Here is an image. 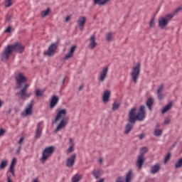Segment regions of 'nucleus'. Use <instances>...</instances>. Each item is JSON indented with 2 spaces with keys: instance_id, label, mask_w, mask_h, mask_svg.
<instances>
[{
  "instance_id": "2",
  "label": "nucleus",
  "mask_w": 182,
  "mask_h": 182,
  "mask_svg": "<svg viewBox=\"0 0 182 182\" xmlns=\"http://www.w3.org/2000/svg\"><path fill=\"white\" fill-rule=\"evenodd\" d=\"M15 80L17 89H21L20 92L16 93V95L19 97V99L23 100L25 97H31L32 94L26 93L29 87V84L26 83V82H28V78L25 77V75L22 73H18L15 76Z\"/></svg>"
},
{
  "instance_id": "46",
  "label": "nucleus",
  "mask_w": 182,
  "mask_h": 182,
  "mask_svg": "<svg viewBox=\"0 0 182 182\" xmlns=\"http://www.w3.org/2000/svg\"><path fill=\"white\" fill-rule=\"evenodd\" d=\"M23 140H24V138H23V137H21V138L20 139V140H19V141H18V144H20V146H21V144H22V143H23Z\"/></svg>"
},
{
  "instance_id": "13",
  "label": "nucleus",
  "mask_w": 182,
  "mask_h": 182,
  "mask_svg": "<svg viewBox=\"0 0 182 182\" xmlns=\"http://www.w3.org/2000/svg\"><path fill=\"white\" fill-rule=\"evenodd\" d=\"M43 123V122H41L37 124L35 139H41V136H42V132L43 130V127H42Z\"/></svg>"
},
{
  "instance_id": "15",
  "label": "nucleus",
  "mask_w": 182,
  "mask_h": 182,
  "mask_svg": "<svg viewBox=\"0 0 182 182\" xmlns=\"http://www.w3.org/2000/svg\"><path fill=\"white\" fill-rule=\"evenodd\" d=\"M77 23L80 28V30L83 31L85 28V25L86 23V17L85 16H80L78 20L77 21Z\"/></svg>"
},
{
  "instance_id": "53",
  "label": "nucleus",
  "mask_w": 182,
  "mask_h": 182,
  "mask_svg": "<svg viewBox=\"0 0 182 182\" xmlns=\"http://www.w3.org/2000/svg\"><path fill=\"white\" fill-rule=\"evenodd\" d=\"M83 85H80V87H79V90H82L83 89Z\"/></svg>"
},
{
  "instance_id": "28",
  "label": "nucleus",
  "mask_w": 182,
  "mask_h": 182,
  "mask_svg": "<svg viewBox=\"0 0 182 182\" xmlns=\"http://www.w3.org/2000/svg\"><path fill=\"white\" fill-rule=\"evenodd\" d=\"M154 134L156 137H160V136L163 134V129H155Z\"/></svg>"
},
{
  "instance_id": "12",
  "label": "nucleus",
  "mask_w": 182,
  "mask_h": 182,
  "mask_svg": "<svg viewBox=\"0 0 182 182\" xmlns=\"http://www.w3.org/2000/svg\"><path fill=\"white\" fill-rule=\"evenodd\" d=\"M97 46V43L96 42V35L93 34L90 38V44L88 45V49L93 50Z\"/></svg>"
},
{
  "instance_id": "30",
  "label": "nucleus",
  "mask_w": 182,
  "mask_h": 182,
  "mask_svg": "<svg viewBox=\"0 0 182 182\" xmlns=\"http://www.w3.org/2000/svg\"><path fill=\"white\" fill-rule=\"evenodd\" d=\"M92 174H93L95 178L97 179V178H99V177H100V171H99V170H94L92 171Z\"/></svg>"
},
{
  "instance_id": "14",
  "label": "nucleus",
  "mask_w": 182,
  "mask_h": 182,
  "mask_svg": "<svg viewBox=\"0 0 182 182\" xmlns=\"http://www.w3.org/2000/svg\"><path fill=\"white\" fill-rule=\"evenodd\" d=\"M76 160V154H73L67 159L66 166L71 168L75 166V161Z\"/></svg>"
},
{
  "instance_id": "39",
  "label": "nucleus",
  "mask_w": 182,
  "mask_h": 182,
  "mask_svg": "<svg viewBox=\"0 0 182 182\" xmlns=\"http://www.w3.org/2000/svg\"><path fill=\"white\" fill-rule=\"evenodd\" d=\"M115 182H124V178L122 176H119L115 179Z\"/></svg>"
},
{
  "instance_id": "51",
  "label": "nucleus",
  "mask_w": 182,
  "mask_h": 182,
  "mask_svg": "<svg viewBox=\"0 0 182 182\" xmlns=\"http://www.w3.org/2000/svg\"><path fill=\"white\" fill-rule=\"evenodd\" d=\"M99 163L100 164H103V158H100Z\"/></svg>"
},
{
  "instance_id": "36",
  "label": "nucleus",
  "mask_w": 182,
  "mask_h": 182,
  "mask_svg": "<svg viewBox=\"0 0 182 182\" xmlns=\"http://www.w3.org/2000/svg\"><path fill=\"white\" fill-rule=\"evenodd\" d=\"M182 11V7L180 6L178 8H177L173 13L169 14V15H173V17L176 16V15H177L178 12H181Z\"/></svg>"
},
{
  "instance_id": "7",
  "label": "nucleus",
  "mask_w": 182,
  "mask_h": 182,
  "mask_svg": "<svg viewBox=\"0 0 182 182\" xmlns=\"http://www.w3.org/2000/svg\"><path fill=\"white\" fill-rule=\"evenodd\" d=\"M141 70V65L140 63H136V65L132 68L131 77L134 83H137L140 72Z\"/></svg>"
},
{
  "instance_id": "11",
  "label": "nucleus",
  "mask_w": 182,
  "mask_h": 182,
  "mask_svg": "<svg viewBox=\"0 0 182 182\" xmlns=\"http://www.w3.org/2000/svg\"><path fill=\"white\" fill-rule=\"evenodd\" d=\"M32 107H33V101H31L28 105V107L21 113L23 117H26V116H31L32 114Z\"/></svg>"
},
{
  "instance_id": "10",
  "label": "nucleus",
  "mask_w": 182,
  "mask_h": 182,
  "mask_svg": "<svg viewBox=\"0 0 182 182\" xmlns=\"http://www.w3.org/2000/svg\"><path fill=\"white\" fill-rule=\"evenodd\" d=\"M108 73H109V67L106 66L102 68V70L100 72V76L98 77L99 82H105L106 77H107Z\"/></svg>"
},
{
  "instance_id": "18",
  "label": "nucleus",
  "mask_w": 182,
  "mask_h": 182,
  "mask_svg": "<svg viewBox=\"0 0 182 182\" xmlns=\"http://www.w3.org/2000/svg\"><path fill=\"white\" fill-rule=\"evenodd\" d=\"M161 168V165L159 163H156L155 165L151 167L150 173L151 174H157L160 169Z\"/></svg>"
},
{
  "instance_id": "48",
  "label": "nucleus",
  "mask_w": 182,
  "mask_h": 182,
  "mask_svg": "<svg viewBox=\"0 0 182 182\" xmlns=\"http://www.w3.org/2000/svg\"><path fill=\"white\" fill-rule=\"evenodd\" d=\"M144 134H141L140 135H139V139H140V140H143V139H144Z\"/></svg>"
},
{
  "instance_id": "54",
  "label": "nucleus",
  "mask_w": 182,
  "mask_h": 182,
  "mask_svg": "<svg viewBox=\"0 0 182 182\" xmlns=\"http://www.w3.org/2000/svg\"><path fill=\"white\" fill-rule=\"evenodd\" d=\"M12 112V109H9V111L7 112V114H11V112Z\"/></svg>"
},
{
  "instance_id": "57",
  "label": "nucleus",
  "mask_w": 182,
  "mask_h": 182,
  "mask_svg": "<svg viewBox=\"0 0 182 182\" xmlns=\"http://www.w3.org/2000/svg\"><path fill=\"white\" fill-rule=\"evenodd\" d=\"M0 107H2V101H0Z\"/></svg>"
},
{
  "instance_id": "1",
  "label": "nucleus",
  "mask_w": 182,
  "mask_h": 182,
  "mask_svg": "<svg viewBox=\"0 0 182 182\" xmlns=\"http://www.w3.org/2000/svg\"><path fill=\"white\" fill-rule=\"evenodd\" d=\"M145 109L146 107L144 105H141L137 114H136V112L137 110L136 107L132 108L129 111L128 119L129 123L125 126L124 134H129V133L132 132V129H133L136 120H139V122H143V120H144V118L146 117Z\"/></svg>"
},
{
  "instance_id": "49",
  "label": "nucleus",
  "mask_w": 182,
  "mask_h": 182,
  "mask_svg": "<svg viewBox=\"0 0 182 182\" xmlns=\"http://www.w3.org/2000/svg\"><path fill=\"white\" fill-rule=\"evenodd\" d=\"M69 21H70V16H68L65 18V22H69Z\"/></svg>"
},
{
  "instance_id": "22",
  "label": "nucleus",
  "mask_w": 182,
  "mask_h": 182,
  "mask_svg": "<svg viewBox=\"0 0 182 182\" xmlns=\"http://www.w3.org/2000/svg\"><path fill=\"white\" fill-rule=\"evenodd\" d=\"M173 107V102H169L168 105H166L164 109L162 110V114H164V113H167L168 110H170Z\"/></svg>"
},
{
  "instance_id": "38",
  "label": "nucleus",
  "mask_w": 182,
  "mask_h": 182,
  "mask_svg": "<svg viewBox=\"0 0 182 182\" xmlns=\"http://www.w3.org/2000/svg\"><path fill=\"white\" fill-rule=\"evenodd\" d=\"M164 90V85L161 84L158 90H157V93H162L163 90Z\"/></svg>"
},
{
  "instance_id": "8",
  "label": "nucleus",
  "mask_w": 182,
  "mask_h": 182,
  "mask_svg": "<svg viewBox=\"0 0 182 182\" xmlns=\"http://www.w3.org/2000/svg\"><path fill=\"white\" fill-rule=\"evenodd\" d=\"M55 152V146H48L46 148L42 154V157L41 158V161L45 163L52 154Z\"/></svg>"
},
{
  "instance_id": "43",
  "label": "nucleus",
  "mask_w": 182,
  "mask_h": 182,
  "mask_svg": "<svg viewBox=\"0 0 182 182\" xmlns=\"http://www.w3.org/2000/svg\"><path fill=\"white\" fill-rule=\"evenodd\" d=\"M11 29H12V27L9 26V27L5 30L6 33H11Z\"/></svg>"
},
{
  "instance_id": "3",
  "label": "nucleus",
  "mask_w": 182,
  "mask_h": 182,
  "mask_svg": "<svg viewBox=\"0 0 182 182\" xmlns=\"http://www.w3.org/2000/svg\"><path fill=\"white\" fill-rule=\"evenodd\" d=\"M57 114L54 119V123H58L60 122L59 124L57 126L55 133H58V132H60L63 129H65L67 124L69 123V117L68 114V109H57Z\"/></svg>"
},
{
  "instance_id": "5",
  "label": "nucleus",
  "mask_w": 182,
  "mask_h": 182,
  "mask_svg": "<svg viewBox=\"0 0 182 182\" xmlns=\"http://www.w3.org/2000/svg\"><path fill=\"white\" fill-rule=\"evenodd\" d=\"M147 151H149V149H147V147H143L141 149V154L138 156L135 164L138 170H141V168H143V165L144 164V161H146L144 154H146Z\"/></svg>"
},
{
  "instance_id": "23",
  "label": "nucleus",
  "mask_w": 182,
  "mask_h": 182,
  "mask_svg": "<svg viewBox=\"0 0 182 182\" xmlns=\"http://www.w3.org/2000/svg\"><path fill=\"white\" fill-rule=\"evenodd\" d=\"M6 166H8V160L3 159L0 163V170H5L6 168Z\"/></svg>"
},
{
  "instance_id": "42",
  "label": "nucleus",
  "mask_w": 182,
  "mask_h": 182,
  "mask_svg": "<svg viewBox=\"0 0 182 182\" xmlns=\"http://www.w3.org/2000/svg\"><path fill=\"white\" fill-rule=\"evenodd\" d=\"M12 18H14V16H12V15L7 16H6V21H8V22H11Z\"/></svg>"
},
{
  "instance_id": "45",
  "label": "nucleus",
  "mask_w": 182,
  "mask_h": 182,
  "mask_svg": "<svg viewBox=\"0 0 182 182\" xmlns=\"http://www.w3.org/2000/svg\"><path fill=\"white\" fill-rule=\"evenodd\" d=\"M170 122H171L170 119L166 118L164 121V124H170Z\"/></svg>"
},
{
  "instance_id": "29",
  "label": "nucleus",
  "mask_w": 182,
  "mask_h": 182,
  "mask_svg": "<svg viewBox=\"0 0 182 182\" xmlns=\"http://www.w3.org/2000/svg\"><path fill=\"white\" fill-rule=\"evenodd\" d=\"M114 35V34L113 33H111V32H109L107 34V42H112V41H113Z\"/></svg>"
},
{
  "instance_id": "20",
  "label": "nucleus",
  "mask_w": 182,
  "mask_h": 182,
  "mask_svg": "<svg viewBox=\"0 0 182 182\" xmlns=\"http://www.w3.org/2000/svg\"><path fill=\"white\" fill-rule=\"evenodd\" d=\"M75 50H76V46H73L70 48L69 53L65 55L64 60H68V59L73 58V53H75Z\"/></svg>"
},
{
  "instance_id": "34",
  "label": "nucleus",
  "mask_w": 182,
  "mask_h": 182,
  "mask_svg": "<svg viewBox=\"0 0 182 182\" xmlns=\"http://www.w3.org/2000/svg\"><path fill=\"white\" fill-rule=\"evenodd\" d=\"M4 6L6 8H9V6H12V0H5Z\"/></svg>"
},
{
  "instance_id": "27",
  "label": "nucleus",
  "mask_w": 182,
  "mask_h": 182,
  "mask_svg": "<svg viewBox=\"0 0 182 182\" xmlns=\"http://www.w3.org/2000/svg\"><path fill=\"white\" fill-rule=\"evenodd\" d=\"M119 107H120V103L114 102L112 105V111L116 112V110H119Z\"/></svg>"
},
{
  "instance_id": "6",
  "label": "nucleus",
  "mask_w": 182,
  "mask_h": 182,
  "mask_svg": "<svg viewBox=\"0 0 182 182\" xmlns=\"http://www.w3.org/2000/svg\"><path fill=\"white\" fill-rule=\"evenodd\" d=\"M173 14H166L163 17L159 18V26L161 29H166V27L168 25V22L173 19Z\"/></svg>"
},
{
  "instance_id": "50",
  "label": "nucleus",
  "mask_w": 182,
  "mask_h": 182,
  "mask_svg": "<svg viewBox=\"0 0 182 182\" xmlns=\"http://www.w3.org/2000/svg\"><path fill=\"white\" fill-rule=\"evenodd\" d=\"M21 149H22V146L20 145V146H18V150H17V154H18V153H21Z\"/></svg>"
},
{
  "instance_id": "19",
  "label": "nucleus",
  "mask_w": 182,
  "mask_h": 182,
  "mask_svg": "<svg viewBox=\"0 0 182 182\" xmlns=\"http://www.w3.org/2000/svg\"><path fill=\"white\" fill-rule=\"evenodd\" d=\"M17 161L16 158H14L9 167V171L11 173L13 177H15V166H16Z\"/></svg>"
},
{
  "instance_id": "41",
  "label": "nucleus",
  "mask_w": 182,
  "mask_h": 182,
  "mask_svg": "<svg viewBox=\"0 0 182 182\" xmlns=\"http://www.w3.org/2000/svg\"><path fill=\"white\" fill-rule=\"evenodd\" d=\"M74 147L75 146L70 145V146L68 149V153H72L73 151H74L75 150Z\"/></svg>"
},
{
  "instance_id": "4",
  "label": "nucleus",
  "mask_w": 182,
  "mask_h": 182,
  "mask_svg": "<svg viewBox=\"0 0 182 182\" xmlns=\"http://www.w3.org/2000/svg\"><path fill=\"white\" fill-rule=\"evenodd\" d=\"M25 50V46L21 43H15L13 45H8L4 52L1 54V60L6 62L9 59V56L12 55L13 52H17V53H23Z\"/></svg>"
},
{
  "instance_id": "31",
  "label": "nucleus",
  "mask_w": 182,
  "mask_h": 182,
  "mask_svg": "<svg viewBox=\"0 0 182 182\" xmlns=\"http://www.w3.org/2000/svg\"><path fill=\"white\" fill-rule=\"evenodd\" d=\"M50 13V9H48L47 10L43 11L41 12V16H42L43 18H45V17H46V16H48Z\"/></svg>"
},
{
  "instance_id": "24",
  "label": "nucleus",
  "mask_w": 182,
  "mask_h": 182,
  "mask_svg": "<svg viewBox=\"0 0 182 182\" xmlns=\"http://www.w3.org/2000/svg\"><path fill=\"white\" fill-rule=\"evenodd\" d=\"M81 178H83V175H79V174L76 173L72 178V182H79Z\"/></svg>"
},
{
  "instance_id": "56",
  "label": "nucleus",
  "mask_w": 182,
  "mask_h": 182,
  "mask_svg": "<svg viewBox=\"0 0 182 182\" xmlns=\"http://www.w3.org/2000/svg\"><path fill=\"white\" fill-rule=\"evenodd\" d=\"M33 182H39V181H38V178H36V179L33 180Z\"/></svg>"
},
{
  "instance_id": "37",
  "label": "nucleus",
  "mask_w": 182,
  "mask_h": 182,
  "mask_svg": "<svg viewBox=\"0 0 182 182\" xmlns=\"http://www.w3.org/2000/svg\"><path fill=\"white\" fill-rule=\"evenodd\" d=\"M36 96L42 97L43 96V92L41 91V90H36Z\"/></svg>"
},
{
  "instance_id": "35",
  "label": "nucleus",
  "mask_w": 182,
  "mask_h": 182,
  "mask_svg": "<svg viewBox=\"0 0 182 182\" xmlns=\"http://www.w3.org/2000/svg\"><path fill=\"white\" fill-rule=\"evenodd\" d=\"M182 167V158L179 159L176 164H175V168H180Z\"/></svg>"
},
{
  "instance_id": "58",
  "label": "nucleus",
  "mask_w": 182,
  "mask_h": 182,
  "mask_svg": "<svg viewBox=\"0 0 182 182\" xmlns=\"http://www.w3.org/2000/svg\"><path fill=\"white\" fill-rule=\"evenodd\" d=\"M63 83H65V78L63 80Z\"/></svg>"
},
{
  "instance_id": "25",
  "label": "nucleus",
  "mask_w": 182,
  "mask_h": 182,
  "mask_svg": "<svg viewBox=\"0 0 182 182\" xmlns=\"http://www.w3.org/2000/svg\"><path fill=\"white\" fill-rule=\"evenodd\" d=\"M132 178H133V171L132 170L129 171L126 175V182L132 181Z\"/></svg>"
},
{
  "instance_id": "55",
  "label": "nucleus",
  "mask_w": 182,
  "mask_h": 182,
  "mask_svg": "<svg viewBox=\"0 0 182 182\" xmlns=\"http://www.w3.org/2000/svg\"><path fill=\"white\" fill-rule=\"evenodd\" d=\"M156 127H157V128L160 127V124L157 123L156 125Z\"/></svg>"
},
{
  "instance_id": "33",
  "label": "nucleus",
  "mask_w": 182,
  "mask_h": 182,
  "mask_svg": "<svg viewBox=\"0 0 182 182\" xmlns=\"http://www.w3.org/2000/svg\"><path fill=\"white\" fill-rule=\"evenodd\" d=\"M171 159V153L168 152V154L164 158V164H167V162Z\"/></svg>"
},
{
  "instance_id": "21",
  "label": "nucleus",
  "mask_w": 182,
  "mask_h": 182,
  "mask_svg": "<svg viewBox=\"0 0 182 182\" xmlns=\"http://www.w3.org/2000/svg\"><path fill=\"white\" fill-rule=\"evenodd\" d=\"M112 0H93L95 5H99V6H105V5L109 4Z\"/></svg>"
},
{
  "instance_id": "44",
  "label": "nucleus",
  "mask_w": 182,
  "mask_h": 182,
  "mask_svg": "<svg viewBox=\"0 0 182 182\" xmlns=\"http://www.w3.org/2000/svg\"><path fill=\"white\" fill-rule=\"evenodd\" d=\"M6 131H5V129H0V136H4V134H5Z\"/></svg>"
},
{
  "instance_id": "32",
  "label": "nucleus",
  "mask_w": 182,
  "mask_h": 182,
  "mask_svg": "<svg viewBox=\"0 0 182 182\" xmlns=\"http://www.w3.org/2000/svg\"><path fill=\"white\" fill-rule=\"evenodd\" d=\"M156 26V18H152L149 22V28H154Z\"/></svg>"
},
{
  "instance_id": "40",
  "label": "nucleus",
  "mask_w": 182,
  "mask_h": 182,
  "mask_svg": "<svg viewBox=\"0 0 182 182\" xmlns=\"http://www.w3.org/2000/svg\"><path fill=\"white\" fill-rule=\"evenodd\" d=\"M157 95L159 100H163V99H164V95L161 92H157Z\"/></svg>"
},
{
  "instance_id": "52",
  "label": "nucleus",
  "mask_w": 182,
  "mask_h": 182,
  "mask_svg": "<svg viewBox=\"0 0 182 182\" xmlns=\"http://www.w3.org/2000/svg\"><path fill=\"white\" fill-rule=\"evenodd\" d=\"M7 180H8V182H14V181H12V180L11 179V176H8V177H7Z\"/></svg>"
},
{
  "instance_id": "17",
  "label": "nucleus",
  "mask_w": 182,
  "mask_h": 182,
  "mask_svg": "<svg viewBox=\"0 0 182 182\" xmlns=\"http://www.w3.org/2000/svg\"><path fill=\"white\" fill-rule=\"evenodd\" d=\"M59 103V97L53 95L50 102V109H53Z\"/></svg>"
},
{
  "instance_id": "47",
  "label": "nucleus",
  "mask_w": 182,
  "mask_h": 182,
  "mask_svg": "<svg viewBox=\"0 0 182 182\" xmlns=\"http://www.w3.org/2000/svg\"><path fill=\"white\" fill-rule=\"evenodd\" d=\"M70 146H75V144L73 143V139L72 138L70 139Z\"/></svg>"
},
{
  "instance_id": "26",
  "label": "nucleus",
  "mask_w": 182,
  "mask_h": 182,
  "mask_svg": "<svg viewBox=\"0 0 182 182\" xmlns=\"http://www.w3.org/2000/svg\"><path fill=\"white\" fill-rule=\"evenodd\" d=\"M154 102V100H153V98H149L146 100V106L149 108V110H151V106H153V103Z\"/></svg>"
},
{
  "instance_id": "9",
  "label": "nucleus",
  "mask_w": 182,
  "mask_h": 182,
  "mask_svg": "<svg viewBox=\"0 0 182 182\" xmlns=\"http://www.w3.org/2000/svg\"><path fill=\"white\" fill-rule=\"evenodd\" d=\"M58 46H59L58 42L51 43L50 46L48 47V50L44 52V55L48 56L49 58L53 56V55L56 53V49H58Z\"/></svg>"
},
{
  "instance_id": "16",
  "label": "nucleus",
  "mask_w": 182,
  "mask_h": 182,
  "mask_svg": "<svg viewBox=\"0 0 182 182\" xmlns=\"http://www.w3.org/2000/svg\"><path fill=\"white\" fill-rule=\"evenodd\" d=\"M112 95V92L109 90H106L104 92V94L102 95V102L104 103H108V102L110 100V95Z\"/></svg>"
}]
</instances>
